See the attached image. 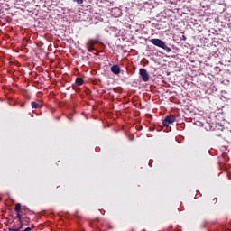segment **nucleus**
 <instances>
[{"mask_svg":"<svg viewBox=\"0 0 231 231\" xmlns=\"http://www.w3.org/2000/svg\"><path fill=\"white\" fill-rule=\"evenodd\" d=\"M150 42H152V44H153L154 46H157L158 48H162V50H165V51H167V53H171V51H172V49L168 47L165 44V42L162 41L161 39L154 38V39L150 40Z\"/></svg>","mask_w":231,"mask_h":231,"instance_id":"obj_1","label":"nucleus"},{"mask_svg":"<svg viewBox=\"0 0 231 231\" xmlns=\"http://www.w3.org/2000/svg\"><path fill=\"white\" fill-rule=\"evenodd\" d=\"M174 122H176V116L169 115L162 121V125H164V127H169V125H171V124H174Z\"/></svg>","mask_w":231,"mask_h":231,"instance_id":"obj_2","label":"nucleus"},{"mask_svg":"<svg viewBox=\"0 0 231 231\" xmlns=\"http://www.w3.org/2000/svg\"><path fill=\"white\" fill-rule=\"evenodd\" d=\"M139 75L141 76L142 80H143V82H149L150 77H149V73H147V69H140V70H139Z\"/></svg>","mask_w":231,"mask_h":231,"instance_id":"obj_3","label":"nucleus"},{"mask_svg":"<svg viewBox=\"0 0 231 231\" xmlns=\"http://www.w3.org/2000/svg\"><path fill=\"white\" fill-rule=\"evenodd\" d=\"M110 71H112V73H114V75H120V66L113 65L110 68Z\"/></svg>","mask_w":231,"mask_h":231,"instance_id":"obj_4","label":"nucleus"},{"mask_svg":"<svg viewBox=\"0 0 231 231\" xmlns=\"http://www.w3.org/2000/svg\"><path fill=\"white\" fill-rule=\"evenodd\" d=\"M31 106L32 109H41V106L37 102H34V101H32L31 103Z\"/></svg>","mask_w":231,"mask_h":231,"instance_id":"obj_5","label":"nucleus"},{"mask_svg":"<svg viewBox=\"0 0 231 231\" xmlns=\"http://www.w3.org/2000/svg\"><path fill=\"white\" fill-rule=\"evenodd\" d=\"M95 44H97V41L90 39L88 40V42H87V46H95Z\"/></svg>","mask_w":231,"mask_h":231,"instance_id":"obj_6","label":"nucleus"},{"mask_svg":"<svg viewBox=\"0 0 231 231\" xmlns=\"http://www.w3.org/2000/svg\"><path fill=\"white\" fill-rule=\"evenodd\" d=\"M76 84L77 86H82V84H84V79H82L81 78H77Z\"/></svg>","mask_w":231,"mask_h":231,"instance_id":"obj_7","label":"nucleus"},{"mask_svg":"<svg viewBox=\"0 0 231 231\" xmlns=\"http://www.w3.org/2000/svg\"><path fill=\"white\" fill-rule=\"evenodd\" d=\"M14 210H15L16 214L21 213V203H17L15 205Z\"/></svg>","mask_w":231,"mask_h":231,"instance_id":"obj_8","label":"nucleus"},{"mask_svg":"<svg viewBox=\"0 0 231 231\" xmlns=\"http://www.w3.org/2000/svg\"><path fill=\"white\" fill-rule=\"evenodd\" d=\"M16 217L18 218V223L23 222V215L21 213H16Z\"/></svg>","mask_w":231,"mask_h":231,"instance_id":"obj_9","label":"nucleus"},{"mask_svg":"<svg viewBox=\"0 0 231 231\" xmlns=\"http://www.w3.org/2000/svg\"><path fill=\"white\" fill-rule=\"evenodd\" d=\"M87 48H88V51L91 53V51H93V50H95V47L93 46H89V45H87Z\"/></svg>","mask_w":231,"mask_h":231,"instance_id":"obj_10","label":"nucleus"},{"mask_svg":"<svg viewBox=\"0 0 231 231\" xmlns=\"http://www.w3.org/2000/svg\"><path fill=\"white\" fill-rule=\"evenodd\" d=\"M74 3H77L78 5H82L84 3V0H73Z\"/></svg>","mask_w":231,"mask_h":231,"instance_id":"obj_11","label":"nucleus"},{"mask_svg":"<svg viewBox=\"0 0 231 231\" xmlns=\"http://www.w3.org/2000/svg\"><path fill=\"white\" fill-rule=\"evenodd\" d=\"M19 224H20V226L17 227L16 229L19 230V231H21V230H23V226H24V224H23V222H22V223H19Z\"/></svg>","mask_w":231,"mask_h":231,"instance_id":"obj_12","label":"nucleus"},{"mask_svg":"<svg viewBox=\"0 0 231 231\" xmlns=\"http://www.w3.org/2000/svg\"><path fill=\"white\" fill-rule=\"evenodd\" d=\"M8 230H9V231H19V229H17V228H13V227H9Z\"/></svg>","mask_w":231,"mask_h":231,"instance_id":"obj_13","label":"nucleus"},{"mask_svg":"<svg viewBox=\"0 0 231 231\" xmlns=\"http://www.w3.org/2000/svg\"><path fill=\"white\" fill-rule=\"evenodd\" d=\"M24 222L27 223V224L30 223V217H25Z\"/></svg>","mask_w":231,"mask_h":231,"instance_id":"obj_14","label":"nucleus"},{"mask_svg":"<svg viewBox=\"0 0 231 231\" xmlns=\"http://www.w3.org/2000/svg\"><path fill=\"white\" fill-rule=\"evenodd\" d=\"M23 231H32V227H26L24 230Z\"/></svg>","mask_w":231,"mask_h":231,"instance_id":"obj_15","label":"nucleus"},{"mask_svg":"<svg viewBox=\"0 0 231 231\" xmlns=\"http://www.w3.org/2000/svg\"><path fill=\"white\" fill-rule=\"evenodd\" d=\"M21 107H24V104L21 105Z\"/></svg>","mask_w":231,"mask_h":231,"instance_id":"obj_16","label":"nucleus"}]
</instances>
